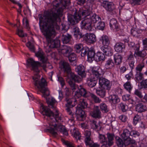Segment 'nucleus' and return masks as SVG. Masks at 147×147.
I'll return each instance as SVG.
<instances>
[{
    "label": "nucleus",
    "mask_w": 147,
    "mask_h": 147,
    "mask_svg": "<svg viewBox=\"0 0 147 147\" xmlns=\"http://www.w3.org/2000/svg\"><path fill=\"white\" fill-rule=\"evenodd\" d=\"M102 6L108 11L110 12L114 11L115 7L112 2L105 1L102 4Z\"/></svg>",
    "instance_id": "nucleus-15"
},
{
    "label": "nucleus",
    "mask_w": 147,
    "mask_h": 147,
    "mask_svg": "<svg viewBox=\"0 0 147 147\" xmlns=\"http://www.w3.org/2000/svg\"><path fill=\"white\" fill-rule=\"evenodd\" d=\"M106 135L107 145L109 146L113 145L114 144V134L113 133H108Z\"/></svg>",
    "instance_id": "nucleus-20"
},
{
    "label": "nucleus",
    "mask_w": 147,
    "mask_h": 147,
    "mask_svg": "<svg viewBox=\"0 0 147 147\" xmlns=\"http://www.w3.org/2000/svg\"><path fill=\"white\" fill-rule=\"evenodd\" d=\"M100 107L101 110L105 113H107L109 111V109L106 105L104 103H101Z\"/></svg>",
    "instance_id": "nucleus-48"
},
{
    "label": "nucleus",
    "mask_w": 147,
    "mask_h": 147,
    "mask_svg": "<svg viewBox=\"0 0 147 147\" xmlns=\"http://www.w3.org/2000/svg\"><path fill=\"white\" fill-rule=\"evenodd\" d=\"M109 101L111 103L115 104L119 102L120 101V99L118 96L116 95H110L109 97Z\"/></svg>",
    "instance_id": "nucleus-28"
},
{
    "label": "nucleus",
    "mask_w": 147,
    "mask_h": 147,
    "mask_svg": "<svg viewBox=\"0 0 147 147\" xmlns=\"http://www.w3.org/2000/svg\"><path fill=\"white\" fill-rule=\"evenodd\" d=\"M86 43L88 44H94L96 41V36L92 33H86L83 35V37Z\"/></svg>",
    "instance_id": "nucleus-11"
},
{
    "label": "nucleus",
    "mask_w": 147,
    "mask_h": 147,
    "mask_svg": "<svg viewBox=\"0 0 147 147\" xmlns=\"http://www.w3.org/2000/svg\"><path fill=\"white\" fill-rule=\"evenodd\" d=\"M90 124L92 128L93 129H97L98 131L100 130L101 126L99 123H97L95 121H90Z\"/></svg>",
    "instance_id": "nucleus-34"
},
{
    "label": "nucleus",
    "mask_w": 147,
    "mask_h": 147,
    "mask_svg": "<svg viewBox=\"0 0 147 147\" xmlns=\"http://www.w3.org/2000/svg\"><path fill=\"white\" fill-rule=\"evenodd\" d=\"M72 31L74 32V37L76 39H80L83 37V35L79 31V29L78 27L75 26H73Z\"/></svg>",
    "instance_id": "nucleus-24"
},
{
    "label": "nucleus",
    "mask_w": 147,
    "mask_h": 147,
    "mask_svg": "<svg viewBox=\"0 0 147 147\" xmlns=\"http://www.w3.org/2000/svg\"><path fill=\"white\" fill-rule=\"evenodd\" d=\"M101 50L106 55L111 56L113 54V51L111 48L108 46H103L101 48Z\"/></svg>",
    "instance_id": "nucleus-21"
},
{
    "label": "nucleus",
    "mask_w": 147,
    "mask_h": 147,
    "mask_svg": "<svg viewBox=\"0 0 147 147\" xmlns=\"http://www.w3.org/2000/svg\"><path fill=\"white\" fill-rule=\"evenodd\" d=\"M18 34L20 37H24L26 36V34H24L22 30L18 29L17 30Z\"/></svg>",
    "instance_id": "nucleus-59"
},
{
    "label": "nucleus",
    "mask_w": 147,
    "mask_h": 147,
    "mask_svg": "<svg viewBox=\"0 0 147 147\" xmlns=\"http://www.w3.org/2000/svg\"><path fill=\"white\" fill-rule=\"evenodd\" d=\"M145 50H143L142 51H139L134 53V55L136 57L137 56L144 57L146 55V53L145 51Z\"/></svg>",
    "instance_id": "nucleus-40"
},
{
    "label": "nucleus",
    "mask_w": 147,
    "mask_h": 147,
    "mask_svg": "<svg viewBox=\"0 0 147 147\" xmlns=\"http://www.w3.org/2000/svg\"><path fill=\"white\" fill-rule=\"evenodd\" d=\"M131 96L129 94H126L123 95L122 96V99L123 101H126L128 100Z\"/></svg>",
    "instance_id": "nucleus-64"
},
{
    "label": "nucleus",
    "mask_w": 147,
    "mask_h": 147,
    "mask_svg": "<svg viewBox=\"0 0 147 147\" xmlns=\"http://www.w3.org/2000/svg\"><path fill=\"white\" fill-rule=\"evenodd\" d=\"M106 89L105 88L100 87L99 88L96 89V93L101 98H103L105 96Z\"/></svg>",
    "instance_id": "nucleus-32"
},
{
    "label": "nucleus",
    "mask_w": 147,
    "mask_h": 147,
    "mask_svg": "<svg viewBox=\"0 0 147 147\" xmlns=\"http://www.w3.org/2000/svg\"><path fill=\"white\" fill-rule=\"evenodd\" d=\"M105 24L104 22H99L97 25V27L98 29L103 30H104Z\"/></svg>",
    "instance_id": "nucleus-50"
},
{
    "label": "nucleus",
    "mask_w": 147,
    "mask_h": 147,
    "mask_svg": "<svg viewBox=\"0 0 147 147\" xmlns=\"http://www.w3.org/2000/svg\"><path fill=\"white\" fill-rule=\"evenodd\" d=\"M56 102L55 99L53 97L49 98L47 100L49 107L53 109L52 112L47 107L44 106L42 103H40V113L43 115L47 116L50 120L54 119L56 121L61 120V117L58 111L54 105Z\"/></svg>",
    "instance_id": "nucleus-4"
},
{
    "label": "nucleus",
    "mask_w": 147,
    "mask_h": 147,
    "mask_svg": "<svg viewBox=\"0 0 147 147\" xmlns=\"http://www.w3.org/2000/svg\"><path fill=\"white\" fill-rule=\"evenodd\" d=\"M142 88L147 89V79L143 80L140 83Z\"/></svg>",
    "instance_id": "nucleus-57"
},
{
    "label": "nucleus",
    "mask_w": 147,
    "mask_h": 147,
    "mask_svg": "<svg viewBox=\"0 0 147 147\" xmlns=\"http://www.w3.org/2000/svg\"><path fill=\"white\" fill-rule=\"evenodd\" d=\"M27 47L32 51L34 52L35 51V49L34 45H32L30 42H28L26 44Z\"/></svg>",
    "instance_id": "nucleus-56"
},
{
    "label": "nucleus",
    "mask_w": 147,
    "mask_h": 147,
    "mask_svg": "<svg viewBox=\"0 0 147 147\" xmlns=\"http://www.w3.org/2000/svg\"><path fill=\"white\" fill-rule=\"evenodd\" d=\"M56 121L54 119L49 120V127L47 130L54 136H56L57 134V131H59L63 133L66 136L68 135L67 130L65 128V127L58 123L59 121Z\"/></svg>",
    "instance_id": "nucleus-5"
},
{
    "label": "nucleus",
    "mask_w": 147,
    "mask_h": 147,
    "mask_svg": "<svg viewBox=\"0 0 147 147\" xmlns=\"http://www.w3.org/2000/svg\"><path fill=\"white\" fill-rule=\"evenodd\" d=\"M72 52V48L67 45H63L61 47L59 51V52L61 53L65 57H67Z\"/></svg>",
    "instance_id": "nucleus-14"
},
{
    "label": "nucleus",
    "mask_w": 147,
    "mask_h": 147,
    "mask_svg": "<svg viewBox=\"0 0 147 147\" xmlns=\"http://www.w3.org/2000/svg\"><path fill=\"white\" fill-rule=\"evenodd\" d=\"M134 94L141 98H142L143 97L141 92L138 89H136L135 90Z\"/></svg>",
    "instance_id": "nucleus-55"
},
{
    "label": "nucleus",
    "mask_w": 147,
    "mask_h": 147,
    "mask_svg": "<svg viewBox=\"0 0 147 147\" xmlns=\"http://www.w3.org/2000/svg\"><path fill=\"white\" fill-rule=\"evenodd\" d=\"M138 32L135 30L132 29L131 30V34L133 36L137 37L138 36Z\"/></svg>",
    "instance_id": "nucleus-62"
},
{
    "label": "nucleus",
    "mask_w": 147,
    "mask_h": 147,
    "mask_svg": "<svg viewBox=\"0 0 147 147\" xmlns=\"http://www.w3.org/2000/svg\"><path fill=\"white\" fill-rule=\"evenodd\" d=\"M124 86L125 88L130 93L132 88V86H131L130 82H126L124 84Z\"/></svg>",
    "instance_id": "nucleus-44"
},
{
    "label": "nucleus",
    "mask_w": 147,
    "mask_h": 147,
    "mask_svg": "<svg viewBox=\"0 0 147 147\" xmlns=\"http://www.w3.org/2000/svg\"><path fill=\"white\" fill-rule=\"evenodd\" d=\"M127 61L128 62L134 61V57L132 53L130 51L129 54L127 56Z\"/></svg>",
    "instance_id": "nucleus-52"
},
{
    "label": "nucleus",
    "mask_w": 147,
    "mask_h": 147,
    "mask_svg": "<svg viewBox=\"0 0 147 147\" xmlns=\"http://www.w3.org/2000/svg\"><path fill=\"white\" fill-rule=\"evenodd\" d=\"M22 21L24 27L27 29H28L29 28V23L27 18H23Z\"/></svg>",
    "instance_id": "nucleus-54"
},
{
    "label": "nucleus",
    "mask_w": 147,
    "mask_h": 147,
    "mask_svg": "<svg viewBox=\"0 0 147 147\" xmlns=\"http://www.w3.org/2000/svg\"><path fill=\"white\" fill-rule=\"evenodd\" d=\"M72 135L77 140H80L81 137V135L79 131L76 129H73L72 133Z\"/></svg>",
    "instance_id": "nucleus-41"
},
{
    "label": "nucleus",
    "mask_w": 147,
    "mask_h": 147,
    "mask_svg": "<svg viewBox=\"0 0 147 147\" xmlns=\"http://www.w3.org/2000/svg\"><path fill=\"white\" fill-rule=\"evenodd\" d=\"M95 59L98 61H103L105 59V56L103 53L98 52L96 54Z\"/></svg>",
    "instance_id": "nucleus-38"
},
{
    "label": "nucleus",
    "mask_w": 147,
    "mask_h": 147,
    "mask_svg": "<svg viewBox=\"0 0 147 147\" xmlns=\"http://www.w3.org/2000/svg\"><path fill=\"white\" fill-rule=\"evenodd\" d=\"M65 100L67 102V103L66 104L67 107L66 110L69 113V114L71 115V112L70 108L75 106L77 104L76 102L77 100H76L75 98L69 99L68 98H66Z\"/></svg>",
    "instance_id": "nucleus-12"
},
{
    "label": "nucleus",
    "mask_w": 147,
    "mask_h": 147,
    "mask_svg": "<svg viewBox=\"0 0 147 147\" xmlns=\"http://www.w3.org/2000/svg\"><path fill=\"white\" fill-rule=\"evenodd\" d=\"M123 57L119 54H115L114 57L115 64L116 65H120L122 62Z\"/></svg>",
    "instance_id": "nucleus-26"
},
{
    "label": "nucleus",
    "mask_w": 147,
    "mask_h": 147,
    "mask_svg": "<svg viewBox=\"0 0 147 147\" xmlns=\"http://www.w3.org/2000/svg\"><path fill=\"white\" fill-rule=\"evenodd\" d=\"M35 55L43 63H45L47 61V59L44 56L43 52L41 49H39V51L35 53Z\"/></svg>",
    "instance_id": "nucleus-19"
},
{
    "label": "nucleus",
    "mask_w": 147,
    "mask_h": 147,
    "mask_svg": "<svg viewBox=\"0 0 147 147\" xmlns=\"http://www.w3.org/2000/svg\"><path fill=\"white\" fill-rule=\"evenodd\" d=\"M142 42L144 45V49L147 51V38H146L143 40Z\"/></svg>",
    "instance_id": "nucleus-63"
},
{
    "label": "nucleus",
    "mask_w": 147,
    "mask_h": 147,
    "mask_svg": "<svg viewBox=\"0 0 147 147\" xmlns=\"http://www.w3.org/2000/svg\"><path fill=\"white\" fill-rule=\"evenodd\" d=\"M130 131L127 129H124L121 134V137L125 140V144L126 145L131 144L130 147H137V143L134 140L132 139L130 137Z\"/></svg>",
    "instance_id": "nucleus-7"
},
{
    "label": "nucleus",
    "mask_w": 147,
    "mask_h": 147,
    "mask_svg": "<svg viewBox=\"0 0 147 147\" xmlns=\"http://www.w3.org/2000/svg\"><path fill=\"white\" fill-rule=\"evenodd\" d=\"M70 4V0H55L52 3L53 8L50 12L45 13L42 17L41 16L39 19L40 31L50 48H57L60 46L59 40L52 38L56 34L55 29H59L57 22L62 16L63 9Z\"/></svg>",
    "instance_id": "nucleus-1"
},
{
    "label": "nucleus",
    "mask_w": 147,
    "mask_h": 147,
    "mask_svg": "<svg viewBox=\"0 0 147 147\" xmlns=\"http://www.w3.org/2000/svg\"><path fill=\"white\" fill-rule=\"evenodd\" d=\"M27 61L28 66L31 68L32 70L36 73L32 77L34 85L40 89L44 96H48L49 93L48 88L45 87L47 85L46 80L42 78L40 81H39L40 78V76L38 75L40 72L39 68L41 67L45 70L46 67V65L45 64H42L38 61H35L32 59H28Z\"/></svg>",
    "instance_id": "nucleus-2"
},
{
    "label": "nucleus",
    "mask_w": 147,
    "mask_h": 147,
    "mask_svg": "<svg viewBox=\"0 0 147 147\" xmlns=\"http://www.w3.org/2000/svg\"><path fill=\"white\" fill-rule=\"evenodd\" d=\"M99 84L101 87L109 90L110 89L111 85L109 81L102 77L99 79Z\"/></svg>",
    "instance_id": "nucleus-13"
},
{
    "label": "nucleus",
    "mask_w": 147,
    "mask_h": 147,
    "mask_svg": "<svg viewBox=\"0 0 147 147\" xmlns=\"http://www.w3.org/2000/svg\"><path fill=\"white\" fill-rule=\"evenodd\" d=\"M92 74L95 78L99 79L102 77L104 72L102 69L99 66L94 67L92 68Z\"/></svg>",
    "instance_id": "nucleus-10"
},
{
    "label": "nucleus",
    "mask_w": 147,
    "mask_h": 147,
    "mask_svg": "<svg viewBox=\"0 0 147 147\" xmlns=\"http://www.w3.org/2000/svg\"><path fill=\"white\" fill-rule=\"evenodd\" d=\"M140 119V116L138 115H136L134 117L133 119V124L134 125H135L137 123Z\"/></svg>",
    "instance_id": "nucleus-58"
},
{
    "label": "nucleus",
    "mask_w": 147,
    "mask_h": 147,
    "mask_svg": "<svg viewBox=\"0 0 147 147\" xmlns=\"http://www.w3.org/2000/svg\"><path fill=\"white\" fill-rule=\"evenodd\" d=\"M115 64L113 61L111 59H108L105 65V68L107 69H112L115 66Z\"/></svg>",
    "instance_id": "nucleus-31"
},
{
    "label": "nucleus",
    "mask_w": 147,
    "mask_h": 147,
    "mask_svg": "<svg viewBox=\"0 0 147 147\" xmlns=\"http://www.w3.org/2000/svg\"><path fill=\"white\" fill-rule=\"evenodd\" d=\"M98 138L99 141L100 143L103 144L102 145L108 146L107 145V138L105 135L99 134Z\"/></svg>",
    "instance_id": "nucleus-36"
},
{
    "label": "nucleus",
    "mask_w": 147,
    "mask_h": 147,
    "mask_svg": "<svg viewBox=\"0 0 147 147\" xmlns=\"http://www.w3.org/2000/svg\"><path fill=\"white\" fill-rule=\"evenodd\" d=\"M92 116L95 118H100L101 117V112L98 107H94L92 112Z\"/></svg>",
    "instance_id": "nucleus-30"
},
{
    "label": "nucleus",
    "mask_w": 147,
    "mask_h": 147,
    "mask_svg": "<svg viewBox=\"0 0 147 147\" xmlns=\"http://www.w3.org/2000/svg\"><path fill=\"white\" fill-rule=\"evenodd\" d=\"M130 136L133 137H136L139 136L140 135L139 133L135 130H132L130 131Z\"/></svg>",
    "instance_id": "nucleus-53"
},
{
    "label": "nucleus",
    "mask_w": 147,
    "mask_h": 147,
    "mask_svg": "<svg viewBox=\"0 0 147 147\" xmlns=\"http://www.w3.org/2000/svg\"><path fill=\"white\" fill-rule=\"evenodd\" d=\"M88 19L90 20V22L93 24L96 23L97 22L100 21L101 20L100 17L96 14H94L90 18H88Z\"/></svg>",
    "instance_id": "nucleus-33"
},
{
    "label": "nucleus",
    "mask_w": 147,
    "mask_h": 147,
    "mask_svg": "<svg viewBox=\"0 0 147 147\" xmlns=\"http://www.w3.org/2000/svg\"><path fill=\"white\" fill-rule=\"evenodd\" d=\"M81 25L82 28L90 31L94 30L95 28L94 24L92 23L90 20L88 19V18H86L82 21Z\"/></svg>",
    "instance_id": "nucleus-9"
},
{
    "label": "nucleus",
    "mask_w": 147,
    "mask_h": 147,
    "mask_svg": "<svg viewBox=\"0 0 147 147\" xmlns=\"http://www.w3.org/2000/svg\"><path fill=\"white\" fill-rule=\"evenodd\" d=\"M91 132L90 131L86 130L85 131L84 135L85 138L84 141L86 145L90 144L92 142V140L90 138Z\"/></svg>",
    "instance_id": "nucleus-22"
},
{
    "label": "nucleus",
    "mask_w": 147,
    "mask_h": 147,
    "mask_svg": "<svg viewBox=\"0 0 147 147\" xmlns=\"http://www.w3.org/2000/svg\"><path fill=\"white\" fill-rule=\"evenodd\" d=\"M100 41L103 46H108L110 43V40L108 36L103 35L101 37Z\"/></svg>",
    "instance_id": "nucleus-29"
},
{
    "label": "nucleus",
    "mask_w": 147,
    "mask_h": 147,
    "mask_svg": "<svg viewBox=\"0 0 147 147\" xmlns=\"http://www.w3.org/2000/svg\"><path fill=\"white\" fill-rule=\"evenodd\" d=\"M71 88L74 92V98L76 100H77V103L78 102V104L76 108V114L78 115V117L79 118L80 120L83 121L85 119V112L82 110V109H85L87 107V103L84 99L82 98L84 97L82 95L80 97L76 96L77 92L80 93L79 90L80 89V88H83L82 86H80L79 87L78 85H76L75 83L71 80H70L68 82Z\"/></svg>",
    "instance_id": "nucleus-3"
},
{
    "label": "nucleus",
    "mask_w": 147,
    "mask_h": 147,
    "mask_svg": "<svg viewBox=\"0 0 147 147\" xmlns=\"http://www.w3.org/2000/svg\"><path fill=\"white\" fill-rule=\"evenodd\" d=\"M119 107L123 112H126L128 109L127 106L126 105L121 103L119 104Z\"/></svg>",
    "instance_id": "nucleus-49"
},
{
    "label": "nucleus",
    "mask_w": 147,
    "mask_h": 147,
    "mask_svg": "<svg viewBox=\"0 0 147 147\" xmlns=\"http://www.w3.org/2000/svg\"><path fill=\"white\" fill-rule=\"evenodd\" d=\"M147 109L146 105L141 103H139L136 105V111L139 113L144 112Z\"/></svg>",
    "instance_id": "nucleus-25"
},
{
    "label": "nucleus",
    "mask_w": 147,
    "mask_h": 147,
    "mask_svg": "<svg viewBox=\"0 0 147 147\" xmlns=\"http://www.w3.org/2000/svg\"><path fill=\"white\" fill-rule=\"evenodd\" d=\"M133 77V75L132 71L125 76L126 78L128 80H130Z\"/></svg>",
    "instance_id": "nucleus-61"
},
{
    "label": "nucleus",
    "mask_w": 147,
    "mask_h": 147,
    "mask_svg": "<svg viewBox=\"0 0 147 147\" xmlns=\"http://www.w3.org/2000/svg\"><path fill=\"white\" fill-rule=\"evenodd\" d=\"M75 70L78 74L82 78L85 77L86 73L85 71V68L84 66L80 65L78 66L75 69Z\"/></svg>",
    "instance_id": "nucleus-18"
},
{
    "label": "nucleus",
    "mask_w": 147,
    "mask_h": 147,
    "mask_svg": "<svg viewBox=\"0 0 147 147\" xmlns=\"http://www.w3.org/2000/svg\"><path fill=\"white\" fill-rule=\"evenodd\" d=\"M71 75L72 79L75 82L79 83L81 81V78L78 75H75L74 73H71Z\"/></svg>",
    "instance_id": "nucleus-42"
},
{
    "label": "nucleus",
    "mask_w": 147,
    "mask_h": 147,
    "mask_svg": "<svg viewBox=\"0 0 147 147\" xmlns=\"http://www.w3.org/2000/svg\"><path fill=\"white\" fill-rule=\"evenodd\" d=\"M67 57H68L69 61L71 62L75 61L76 58V55L72 52Z\"/></svg>",
    "instance_id": "nucleus-47"
},
{
    "label": "nucleus",
    "mask_w": 147,
    "mask_h": 147,
    "mask_svg": "<svg viewBox=\"0 0 147 147\" xmlns=\"http://www.w3.org/2000/svg\"><path fill=\"white\" fill-rule=\"evenodd\" d=\"M60 67L65 72L69 74L71 71L70 67L69 64L66 62L63 61L60 64Z\"/></svg>",
    "instance_id": "nucleus-17"
},
{
    "label": "nucleus",
    "mask_w": 147,
    "mask_h": 147,
    "mask_svg": "<svg viewBox=\"0 0 147 147\" xmlns=\"http://www.w3.org/2000/svg\"><path fill=\"white\" fill-rule=\"evenodd\" d=\"M83 48V46L81 44H77L75 46V51L76 52L78 53H80Z\"/></svg>",
    "instance_id": "nucleus-45"
},
{
    "label": "nucleus",
    "mask_w": 147,
    "mask_h": 147,
    "mask_svg": "<svg viewBox=\"0 0 147 147\" xmlns=\"http://www.w3.org/2000/svg\"><path fill=\"white\" fill-rule=\"evenodd\" d=\"M143 74L141 72H136L135 75V78L136 82H138L141 80L143 78Z\"/></svg>",
    "instance_id": "nucleus-43"
},
{
    "label": "nucleus",
    "mask_w": 147,
    "mask_h": 147,
    "mask_svg": "<svg viewBox=\"0 0 147 147\" xmlns=\"http://www.w3.org/2000/svg\"><path fill=\"white\" fill-rule=\"evenodd\" d=\"M144 67V64L141 63L138 64L136 68V72H141L142 69Z\"/></svg>",
    "instance_id": "nucleus-46"
},
{
    "label": "nucleus",
    "mask_w": 147,
    "mask_h": 147,
    "mask_svg": "<svg viewBox=\"0 0 147 147\" xmlns=\"http://www.w3.org/2000/svg\"><path fill=\"white\" fill-rule=\"evenodd\" d=\"M78 92H80L77 93L76 96L79 97L82 95L86 98H88L90 96L92 100L96 103H100L101 102V100L99 97L93 94L86 92L84 88H80V89L79 90Z\"/></svg>",
    "instance_id": "nucleus-8"
},
{
    "label": "nucleus",
    "mask_w": 147,
    "mask_h": 147,
    "mask_svg": "<svg viewBox=\"0 0 147 147\" xmlns=\"http://www.w3.org/2000/svg\"><path fill=\"white\" fill-rule=\"evenodd\" d=\"M88 49L87 56L88 60L91 62L95 58V52L92 49Z\"/></svg>",
    "instance_id": "nucleus-27"
},
{
    "label": "nucleus",
    "mask_w": 147,
    "mask_h": 147,
    "mask_svg": "<svg viewBox=\"0 0 147 147\" xmlns=\"http://www.w3.org/2000/svg\"><path fill=\"white\" fill-rule=\"evenodd\" d=\"M97 79L95 78L93 75H90L87 79V83L88 86L91 88L94 87L97 82Z\"/></svg>",
    "instance_id": "nucleus-16"
},
{
    "label": "nucleus",
    "mask_w": 147,
    "mask_h": 147,
    "mask_svg": "<svg viewBox=\"0 0 147 147\" xmlns=\"http://www.w3.org/2000/svg\"><path fill=\"white\" fill-rule=\"evenodd\" d=\"M110 27L113 29L117 30L118 28V25L117 20L115 19H112L111 20L109 23Z\"/></svg>",
    "instance_id": "nucleus-37"
},
{
    "label": "nucleus",
    "mask_w": 147,
    "mask_h": 147,
    "mask_svg": "<svg viewBox=\"0 0 147 147\" xmlns=\"http://www.w3.org/2000/svg\"><path fill=\"white\" fill-rule=\"evenodd\" d=\"M130 1L132 4L139 5L143 3L145 0H130Z\"/></svg>",
    "instance_id": "nucleus-51"
},
{
    "label": "nucleus",
    "mask_w": 147,
    "mask_h": 147,
    "mask_svg": "<svg viewBox=\"0 0 147 147\" xmlns=\"http://www.w3.org/2000/svg\"><path fill=\"white\" fill-rule=\"evenodd\" d=\"M119 118L121 121L123 122H125L127 119V117L124 115H121L119 116Z\"/></svg>",
    "instance_id": "nucleus-60"
},
{
    "label": "nucleus",
    "mask_w": 147,
    "mask_h": 147,
    "mask_svg": "<svg viewBox=\"0 0 147 147\" xmlns=\"http://www.w3.org/2000/svg\"><path fill=\"white\" fill-rule=\"evenodd\" d=\"M116 144L119 147H123L124 145L125 146L128 145L125 144L124 140H123V141L122 139L119 137H116Z\"/></svg>",
    "instance_id": "nucleus-39"
},
{
    "label": "nucleus",
    "mask_w": 147,
    "mask_h": 147,
    "mask_svg": "<svg viewBox=\"0 0 147 147\" xmlns=\"http://www.w3.org/2000/svg\"><path fill=\"white\" fill-rule=\"evenodd\" d=\"M91 10L92 8L90 7L88 8L87 7L85 9L80 10L78 13H75L74 16H68V20L71 24L74 25L78 23L82 18L90 15Z\"/></svg>",
    "instance_id": "nucleus-6"
},
{
    "label": "nucleus",
    "mask_w": 147,
    "mask_h": 147,
    "mask_svg": "<svg viewBox=\"0 0 147 147\" xmlns=\"http://www.w3.org/2000/svg\"><path fill=\"white\" fill-rule=\"evenodd\" d=\"M71 38V36L68 34H63L61 37V40L64 44H67L70 41Z\"/></svg>",
    "instance_id": "nucleus-35"
},
{
    "label": "nucleus",
    "mask_w": 147,
    "mask_h": 147,
    "mask_svg": "<svg viewBox=\"0 0 147 147\" xmlns=\"http://www.w3.org/2000/svg\"><path fill=\"white\" fill-rule=\"evenodd\" d=\"M114 49L115 51L119 53H122L125 49L124 45L121 43H117L115 46Z\"/></svg>",
    "instance_id": "nucleus-23"
}]
</instances>
